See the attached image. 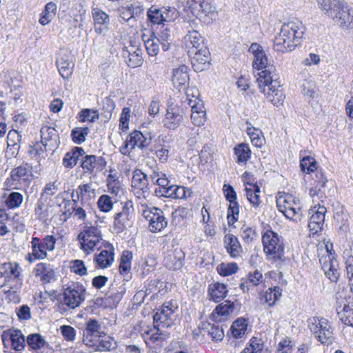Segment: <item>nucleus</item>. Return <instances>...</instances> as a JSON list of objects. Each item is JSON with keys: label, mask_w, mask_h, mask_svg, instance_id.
<instances>
[{"label": "nucleus", "mask_w": 353, "mask_h": 353, "mask_svg": "<svg viewBox=\"0 0 353 353\" xmlns=\"http://www.w3.org/2000/svg\"><path fill=\"white\" fill-rule=\"evenodd\" d=\"M305 28L300 21H291L281 26L274 40V48L277 52H290L301 43Z\"/></svg>", "instance_id": "f257e3e1"}, {"label": "nucleus", "mask_w": 353, "mask_h": 353, "mask_svg": "<svg viewBox=\"0 0 353 353\" xmlns=\"http://www.w3.org/2000/svg\"><path fill=\"white\" fill-rule=\"evenodd\" d=\"M249 52L254 56L253 68L260 71L257 74L256 81L261 84L262 82L266 81L263 79H266L268 77L272 78L276 74V68L269 63L263 47L259 43H253L249 48Z\"/></svg>", "instance_id": "f03ea898"}, {"label": "nucleus", "mask_w": 353, "mask_h": 353, "mask_svg": "<svg viewBox=\"0 0 353 353\" xmlns=\"http://www.w3.org/2000/svg\"><path fill=\"white\" fill-rule=\"evenodd\" d=\"M150 124V122L142 124L143 132L134 130L128 134L123 146L120 148L121 154L128 155L136 148L143 150L150 145L154 133L149 130H145V128L148 129V125Z\"/></svg>", "instance_id": "7ed1b4c3"}, {"label": "nucleus", "mask_w": 353, "mask_h": 353, "mask_svg": "<svg viewBox=\"0 0 353 353\" xmlns=\"http://www.w3.org/2000/svg\"><path fill=\"white\" fill-rule=\"evenodd\" d=\"M85 288L79 283L72 282L65 285L60 294L61 305L66 306L69 310H74L85 300Z\"/></svg>", "instance_id": "20e7f679"}, {"label": "nucleus", "mask_w": 353, "mask_h": 353, "mask_svg": "<svg viewBox=\"0 0 353 353\" xmlns=\"http://www.w3.org/2000/svg\"><path fill=\"white\" fill-rule=\"evenodd\" d=\"M276 206L279 212L290 220L300 221L302 217V205L299 198L290 194L279 196L276 199Z\"/></svg>", "instance_id": "39448f33"}, {"label": "nucleus", "mask_w": 353, "mask_h": 353, "mask_svg": "<svg viewBox=\"0 0 353 353\" xmlns=\"http://www.w3.org/2000/svg\"><path fill=\"white\" fill-rule=\"evenodd\" d=\"M278 79V74L276 73L272 78L269 79L268 77L265 82L261 83L262 85H261L260 82H257L258 87L261 92L264 93L268 101L276 106L282 105L285 98V95L280 86ZM264 80H265V79Z\"/></svg>", "instance_id": "423d86ee"}, {"label": "nucleus", "mask_w": 353, "mask_h": 353, "mask_svg": "<svg viewBox=\"0 0 353 353\" xmlns=\"http://www.w3.org/2000/svg\"><path fill=\"white\" fill-rule=\"evenodd\" d=\"M263 251L268 259H281L284 254L281 238L272 230H268L262 236Z\"/></svg>", "instance_id": "0eeeda50"}, {"label": "nucleus", "mask_w": 353, "mask_h": 353, "mask_svg": "<svg viewBox=\"0 0 353 353\" xmlns=\"http://www.w3.org/2000/svg\"><path fill=\"white\" fill-rule=\"evenodd\" d=\"M12 185L15 189L26 188L34 178L33 167L29 163H22L10 172Z\"/></svg>", "instance_id": "6e6552de"}, {"label": "nucleus", "mask_w": 353, "mask_h": 353, "mask_svg": "<svg viewBox=\"0 0 353 353\" xmlns=\"http://www.w3.org/2000/svg\"><path fill=\"white\" fill-rule=\"evenodd\" d=\"M77 239L80 242L81 249L86 254H90L94 251V248L102 240V235L98 228L86 226L79 234Z\"/></svg>", "instance_id": "1a4fd4ad"}, {"label": "nucleus", "mask_w": 353, "mask_h": 353, "mask_svg": "<svg viewBox=\"0 0 353 353\" xmlns=\"http://www.w3.org/2000/svg\"><path fill=\"white\" fill-rule=\"evenodd\" d=\"M308 327L322 344L328 345L332 339V328L327 320L313 317L310 319Z\"/></svg>", "instance_id": "9d476101"}, {"label": "nucleus", "mask_w": 353, "mask_h": 353, "mask_svg": "<svg viewBox=\"0 0 353 353\" xmlns=\"http://www.w3.org/2000/svg\"><path fill=\"white\" fill-rule=\"evenodd\" d=\"M142 216L149 222V230L152 233L161 231L168 225L164 212L159 208H148L142 211Z\"/></svg>", "instance_id": "9b49d317"}, {"label": "nucleus", "mask_w": 353, "mask_h": 353, "mask_svg": "<svg viewBox=\"0 0 353 353\" xmlns=\"http://www.w3.org/2000/svg\"><path fill=\"white\" fill-rule=\"evenodd\" d=\"M30 243L32 255L39 260H42L48 256L47 251L54 250L56 239L52 235H47L43 239L32 237Z\"/></svg>", "instance_id": "f8f14e48"}, {"label": "nucleus", "mask_w": 353, "mask_h": 353, "mask_svg": "<svg viewBox=\"0 0 353 353\" xmlns=\"http://www.w3.org/2000/svg\"><path fill=\"white\" fill-rule=\"evenodd\" d=\"M321 252H325V254L319 256L322 269L330 281L336 282L340 276L338 263L334 259L327 244L325 245V250H321Z\"/></svg>", "instance_id": "ddd939ff"}, {"label": "nucleus", "mask_w": 353, "mask_h": 353, "mask_svg": "<svg viewBox=\"0 0 353 353\" xmlns=\"http://www.w3.org/2000/svg\"><path fill=\"white\" fill-rule=\"evenodd\" d=\"M222 190L226 201L229 203L227 215L228 224L233 225L239 219V204L236 201V192L229 184H224Z\"/></svg>", "instance_id": "4468645a"}, {"label": "nucleus", "mask_w": 353, "mask_h": 353, "mask_svg": "<svg viewBox=\"0 0 353 353\" xmlns=\"http://www.w3.org/2000/svg\"><path fill=\"white\" fill-rule=\"evenodd\" d=\"M178 306L175 302L164 303L154 315V323H161L163 327H170L174 323L173 314L177 310Z\"/></svg>", "instance_id": "2eb2a0df"}, {"label": "nucleus", "mask_w": 353, "mask_h": 353, "mask_svg": "<svg viewBox=\"0 0 353 353\" xmlns=\"http://www.w3.org/2000/svg\"><path fill=\"white\" fill-rule=\"evenodd\" d=\"M330 17L335 24L343 29L353 28V10L345 7L343 1L334 9Z\"/></svg>", "instance_id": "dca6fc26"}, {"label": "nucleus", "mask_w": 353, "mask_h": 353, "mask_svg": "<svg viewBox=\"0 0 353 353\" xmlns=\"http://www.w3.org/2000/svg\"><path fill=\"white\" fill-rule=\"evenodd\" d=\"M1 339L5 347L10 346L16 351H21L26 345L25 336L21 330L9 329L3 331Z\"/></svg>", "instance_id": "f3484780"}, {"label": "nucleus", "mask_w": 353, "mask_h": 353, "mask_svg": "<svg viewBox=\"0 0 353 353\" xmlns=\"http://www.w3.org/2000/svg\"><path fill=\"white\" fill-rule=\"evenodd\" d=\"M183 121V109L177 106L168 108L165 117L163 119V126L170 130H176Z\"/></svg>", "instance_id": "a211bd4d"}, {"label": "nucleus", "mask_w": 353, "mask_h": 353, "mask_svg": "<svg viewBox=\"0 0 353 353\" xmlns=\"http://www.w3.org/2000/svg\"><path fill=\"white\" fill-rule=\"evenodd\" d=\"M188 55L191 59L192 68L196 72L205 70L210 59V53L206 46L194 51L190 50Z\"/></svg>", "instance_id": "6ab92c4d"}, {"label": "nucleus", "mask_w": 353, "mask_h": 353, "mask_svg": "<svg viewBox=\"0 0 353 353\" xmlns=\"http://www.w3.org/2000/svg\"><path fill=\"white\" fill-rule=\"evenodd\" d=\"M92 17L95 32L99 35H105L109 30L110 23L109 15L100 8H93Z\"/></svg>", "instance_id": "aec40b11"}, {"label": "nucleus", "mask_w": 353, "mask_h": 353, "mask_svg": "<svg viewBox=\"0 0 353 353\" xmlns=\"http://www.w3.org/2000/svg\"><path fill=\"white\" fill-rule=\"evenodd\" d=\"M81 168L85 173L92 174L102 171L106 166V161L102 157L85 155L81 160Z\"/></svg>", "instance_id": "412c9836"}, {"label": "nucleus", "mask_w": 353, "mask_h": 353, "mask_svg": "<svg viewBox=\"0 0 353 353\" xmlns=\"http://www.w3.org/2000/svg\"><path fill=\"white\" fill-rule=\"evenodd\" d=\"M23 284V276H19V278L5 279L0 287L8 288L4 290V293L8 295L10 300L16 302L19 299V293L22 288Z\"/></svg>", "instance_id": "4be33fe9"}, {"label": "nucleus", "mask_w": 353, "mask_h": 353, "mask_svg": "<svg viewBox=\"0 0 353 353\" xmlns=\"http://www.w3.org/2000/svg\"><path fill=\"white\" fill-rule=\"evenodd\" d=\"M143 10V7L140 3L133 2L121 7L118 10V12L120 19L125 22H130L142 15Z\"/></svg>", "instance_id": "5701e85b"}, {"label": "nucleus", "mask_w": 353, "mask_h": 353, "mask_svg": "<svg viewBox=\"0 0 353 353\" xmlns=\"http://www.w3.org/2000/svg\"><path fill=\"white\" fill-rule=\"evenodd\" d=\"M132 210L127 203L123 205L121 210L116 213L114 216V228L117 232H122L127 226L130 225L132 219Z\"/></svg>", "instance_id": "b1692460"}, {"label": "nucleus", "mask_w": 353, "mask_h": 353, "mask_svg": "<svg viewBox=\"0 0 353 353\" xmlns=\"http://www.w3.org/2000/svg\"><path fill=\"white\" fill-rule=\"evenodd\" d=\"M224 248L231 258L235 259L241 257L243 248L236 236L226 234L224 237Z\"/></svg>", "instance_id": "393cba45"}, {"label": "nucleus", "mask_w": 353, "mask_h": 353, "mask_svg": "<svg viewBox=\"0 0 353 353\" xmlns=\"http://www.w3.org/2000/svg\"><path fill=\"white\" fill-rule=\"evenodd\" d=\"M189 79L188 68L186 65H181L172 70V81L174 86L179 90L185 88Z\"/></svg>", "instance_id": "a878e982"}, {"label": "nucleus", "mask_w": 353, "mask_h": 353, "mask_svg": "<svg viewBox=\"0 0 353 353\" xmlns=\"http://www.w3.org/2000/svg\"><path fill=\"white\" fill-rule=\"evenodd\" d=\"M183 43L188 53L206 46L203 37L199 31H190L183 38Z\"/></svg>", "instance_id": "bb28decb"}, {"label": "nucleus", "mask_w": 353, "mask_h": 353, "mask_svg": "<svg viewBox=\"0 0 353 353\" xmlns=\"http://www.w3.org/2000/svg\"><path fill=\"white\" fill-rule=\"evenodd\" d=\"M221 321V303H219L214 311L209 317V325L210 328L208 330L214 341H221V334H219V322Z\"/></svg>", "instance_id": "cd10ccee"}, {"label": "nucleus", "mask_w": 353, "mask_h": 353, "mask_svg": "<svg viewBox=\"0 0 353 353\" xmlns=\"http://www.w3.org/2000/svg\"><path fill=\"white\" fill-rule=\"evenodd\" d=\"M23 270L17 262H6L0 265V278H19L23 276Z\"/></svg>", "instance_id": "c85d7f7f"}, {"label": "nucleus", "mask_w": 353, "mask_h": 353, "mask_svg": "<svg viewBox=\"0 0 353 353\" xmlns=\"http://www.w3.org/2000/svg\"><path fill=\"white\" fill-rule=\"evenodd\" d=\"M106 250H101L99 254L94 257V262L101 268H106L112 265L114 262V248L110 244L107 243L105 245Z\"/></svg>", "instance_id": "c756f323"}, {"label": "nucleus", "mask_w": 353, "mask_h": 353, "mask_svg": "<svg viewBox=\"0 0 353 353\" xmlns=\"http://www.w3.org/2000/svg\"><path fill=\"white\" fill-rule=\"evenodd\" d=\"M300 88L302 93L310 98H312L316 92V85L307 71H303L299 74Z\"/></svg>", "instance_id": "7c9ffc66"}, {"label": "nucleus", "mask_w": 353, "mask_h": 353, "mask_svg": "<svg viewBox=\"0 0 353 353\" xmlns=\"http://www.w3.org/2000/svg\"><path fill=\"white\" fill-rule=\"evenodd\" d=\"M101 325L95 319H90L86 323V327L83 332V342L88 346H94L92 343L93 339L92 337H99V331L101 330Z\"/></svg>", "instance_id": "2f4dec72"}, {"label": "nucleus", "mask_w": 353, "mask_h": 353, "mask_svg": "<svg viewBox=\"0 0 353 353\" xmlns=\"http://www.w3.org/2000/svg\"><path fill=\"white\" fill-rule=\"evenodd\" d=\"M41 143L45 145H48L50 150H52L57 146V139L59 135L54 128L43 126L41 130Z\"/></svg>", "instance_id": "473e14b6"}, {"label": "nucleus", "mask_w": 353, "mask_h": 353, "mask_svg": "<svg viewBox=\"0 0 353 353\" xmlns=\"http://www.w3.org/2000/svg\"><path fill=\"white\" fill-rule=\"evenodd\" d=\"M34 272L35 276L39 277L43 283H50L54 277V273L50 265L45 263L37 264Z\"/></svg>", "instance_id": "72a5a7b5"}, {"label": "nucleus", "mask_w": 353, "mask_h": 353, "mask_svg": "<svg viewBox=\"0 0 353 353\" xmlns=\"http://www.w3.org/2000/svg\"><path fill=\"white\" fill-rule=\"evenodd\" d=\"M57 66L61 76L67 79L72 74L74 63L68 59V55L59 56L57 59Z\"/></svg>", "instance_id": "f704fd0d"}, {"label": "nucleus", "mask_w": 353, "mask_h": 353, "mask_svg": "<svg viewBox=\"0 0 353 353\" xmlns=\"http://www.w3.org/2000/svg\"><path fill=\"white\" fill-rule=\"evenodd\" d=\"M194 103L192 109L191 120L192 123L196 126H201L205 122V110L203 101H198Z\"/></svg>", "instance_id": "c9c22d12"}, {"label": "nucleus", "mask_w": 353, "mask_h": 353, "mask_svg": "<svg viewBox=\"0 0 353 353\" xmlns=\"http://www.w3.org/2000/svg\"><path fill=\"white\" fill-rule=\"evenodd\" d=\"M281 289L279 287L269 288L265 292L260 295V300L262 303H267L269 306H273L275 302L281 296Z\"/></svg>", "instance_id": "e433bc0d"}, {"label": "nucleus", "mask_w": 353, "mask_h": 353, "mask_svg": "<svg viewBox=\"0 0 353 353\" xmlns=\"http://www.w3.org/2000/svg\"><path fill=\"white\" fill-rule=\"evenodd\" d=\"M172 32L170 28L168 26H162L160 31L154 37L157 39V41L160 42L162 49L164 51H167L170 48V45L172 41Z\"/></svg>", "instance_id": "4c0bfd02"}, {"label": "nucleus", "mask_w": 353, "mask_h": 353, "mask_svg": "<svg viewBox=\"0 0 353 353\" xmlns=\"http://www.w3.org/2000/svg\"><path fill=\"white\" fill-rule=\"evenodd\" d=\"M165 265L171 270H179L183 266L180 252L173 251L164 259Z\"/></svg>", "instance_id": "58836bf2"}, {"label": "nucleus", "mask_w": 353, "mask_h": 353, "mask_svg": "<svg viewBox=\"0 0 353 353\" xmlns=\"http://www.w3.org/2000/svg\"><path fill=\"white\" fill-rule=\"evenodd\" d=\"M57 5L53 2L48 3L41 13L39 23L43 25L48 24L56 15Z\"/></svg>", "instance_id": "ea45409f"}, {"label": "nucleus", "mask_w": 353, "mask_h": 353, "mask_svg": "<svg viewBox=\"0 0 353 353\" xmlns=\"http://www.w3.org/2000/svg\"><path fill=\"white\" fill-rule=\"evenodd\" d=\"M132 183L133 187L140 190L147 188L148 185V174L143 172L141 170H135L133 172Z\"/></svg>", "instance_id": "a19ab883"}, {"label": "nucleus", "mask_w": 353, "mask_h": 353, "mask_svg": "<svg viewBox=\"0 0 353 353\" xmlns=\"http://www.w3.org/2000/svg\"><path fill=\"white\" fill-rule=\"evenodd\" d=\"M247 327L248 324L245 320L242 318H239L234 321L231 325V334L235 339H240L245 334Z\"/></svg>", "instance_id": "79ce46f5"}, {"label": "nucleus", "mask_w": 353, "mask_h": 353, "mask_svg": "<svg viewBox=\"0 0 353 353\" xmlns=\"http://www.w3.org/2000/svg\"><path fill=\"white\" fill-rule=\"evenodd\" d=\"M97 344V350L101 352L115 350L117 347V341L110 336H104L102 339H99Z\"/></svg>", "instance_id": "37998d69"}, {"label": "nucleus", "mask_w": 353, "mask_h": 353, "mask_svg": "<svg viewBox=\"0 0 353 353\" xmlns=\"http://www.w3.org/2000/svg\"><path fill=\"white\" fill-rule=\"evenodd\" d=\"M245 195L249 202L254 207L257 208L260 203V188L258 185H253L251 188L245 186Z\"/></svg>", "instance_id": "c03bdc74"}, {"label": "nucleus", "mask_w": 353, "mask_h": 353, "mask_svg": "<svg viewBox=\"0 0 353 353\" xmlns=\"http://www.w3.org/2000/svg\"><path fill=\"white\" fill-rule=\"evenodd\" d=\"M34 216L41 221H45L48 216V207L45 204L43 199L39 198L34 207Z\"/></svg>", "instance_id": "a18cd8bd"}, {"label": "nucleus", "mask_w": 353, "mask_h": 353, "mask_svg": "<svg viewBox=\"0 0 353 353\" xmlns=\"http://www.w3.org/2000/svg\"><path fill=\"white\" fill-rule=\"evenodd\" d=\"M247 133L249 135L252 145L257 148H261L264 144V138L262 132L253 127L247 128Z\"/></svg>", "instance_id": "49530a36"}, {"label": "nucleus", "mask_w": 353, "mask_h": 353, "mask_svg": "<svg viewBox=\"0 0 353 353\" xmlns=\"http://www.w3.org/2000/svg\"><path fill=\"white\" fill-rule=\"evenodd\" d=\"M342 2L341 0H317L319 7L322 10L325 11L328 17L333 13L335 8L341 5Z\"/></svg>", "instance_id": "de8ad7c7"}, {"label": "nucleus", "mask_w": 353, "mask_h": 353, "mask_svg": "<svg viewBox=\"0 0 353 353\" xmlns=\"http://www.w3.org/2000/svg\"><path fill=\"white\" fill-rule=\"evenodd\" d=\"M74 214V216L77 219L81 221H84L86 217V212L84 209L81 207L77 205L72 206L69 208L68 210L63 211L61 216H63L64 220H67L69 219L71 215Z\"/></svg>", "instance_id": "09e8293b"}, {"label": "nucleus", "mask_w": 353, "mask_h": 353, "mask_svg": "<svg viewBox=\"0 0 353 353\" xmlns=\"http://www.w3.org/2000/svg\"><path fill=\"white\" fill-rule=\"evenodd\" d=\"M326 212L327 209L325 206L320 205L318 206H314L309 212V214H310V221L324 223Z\"/></svg>", "instance_id": "8fccbe9b"}, {"label": "nucleus", "mask_w": 353, "mask_h": 353, "mask_svg": "<svg viewBox=\"0 0 353 353\" xmlns=\"http://www.w3.org/2000/svg\"><path fill=\"white\" fill-rule=\"evenodd\" d=\"M235 154L239 163H246L250 157L251 151L246 143H241L234 148Z\"/></svg>", "instance_id": "3c124183"}, {"label": "nucleus", "mask_w": 353, "mask_h": 353, "mask_svg": "<svg viewBox=\"0 0 353 353\" xmlns=\"http://www.w3.org/2000/svg\"><path fill=\"white\" fill-rule=\"evenodd\" d=\"M226 291L222 293V316L235 315L237 313L238 308L232 301L224 300L226 295Z\"/></svg>", "instance_id": "603ef678"}, {"label": "nucleus", "mask_w": 353, "mask_h": 353, "mask_svg": "<svg viewBox=\"0 0 353 353\" xmlns=\"http://www.w3.org/2000/svg\"><path fill=\"white\" fill-rule=\"evenodd\" d=\"M115 108V104L112 99L109 97H105L102 101V112L101 113L102 117L104 118L105 121H109L112 112Z\"/></svg>", "instance_id": "864d4df0"}, {"label": "nucleus", "mask_w": 353, "mask_h": 353, "mask_svg": "<svg viewBox=\"0 0 353 353\" xmlns=\"http://www.w3.org/2000/svg\"><path fill=\"white\" fill-rule=\"evenodd\" d=\"M26 342L32 350H40L44 347L46 341L39 334H30L28 336Z\"/></svg>", "instance_id": "5fc2aeb1"}, {"label": "nucleus", "mask_w": 353, "mask_h": 353, "mask_svg": "<svg viewBox=\"0 0 353 353\" xmlns=\"http://www.w3.org/2000/svg\"><path fill=\"white\" fill-rule=\"evenodd\" d=\"M300 167L303 172L310 174L317 170V163L313 157H305L301 160Z\"/></svg>", "instance_id": "6e6d98bb"}, {"label": "nucleus", "mask_w": 353, "mask_h": 353, "mask_svg": "<svg viewBox=\"0 0 353 353\" xmlns=\"http://www.w3.org/2000/svg\"><path fill=\"white\" fill-rule=\"evenodd\" d=\"M163 328L164 327H161V323H155L154 328L150 330L148 334H150V339L154 340V341H157L160 339L165 340L169 336V333L166 331H164L163 330Z\"/></svg>", "instance_id": "4d7b16f0"}, {"label": "nucleus", "mask_w": 353, "mask_h": 353, "mask_svg": "<svg viewBox=\"0 0 353 353\" xmlns=\"http://www.w3.org/2000/svg\"><path fill=\"white\" fill-rule=\"evenodd\" d=\"M88 133V128H75L71 132V138L76 144H81L85 141Z\"/></svg>", "instance_id": "13d9d810"}, {"label": "nucleus", "mask_w": 353, "mask_h": 353, "mask_svg": "<svg viewBox=\"0 0 353 353\" xmlns=\"http://www.w3.org/2000/svg\"><path fill=\"white\" fill-rule=\"evenodd\" d=\"M146 50L150 56H156L159 52L160 42L154 37V34H152L150 38L143 40Z\"/></svg>", "instance_id": "bf43d9fd"}, {"label": "nucleus", "mask_w": 353, "mask_h": 353, "mask_svg": "<svg viewBox=\"0 0 353 353\" xmlns=\"http://www.w3.org/2000/svg\"><path fill=\"white\" fill-rule=\"evenodd\" d=\"M23 200V196L21 193L12 192L8 195L6 203L9 208H15L21 205Z\"/></svg>", "instance_id": "052dcab7"}, {"label": "nucleus", "mask_w": 353, "mask_h": 353, "mask_svg": "<svg viewBox=\"0 0 353 353\" xmlns=\"http://www.w3.org/2000/svg\"><path fill=\"white\" fill-rule=\"evenodd\" d=\"M141 50L137 48L133 52H129L127 63L128 66L131 68H136L140 66L142 64L143 59L141 56Z\"/></svg>", "instance_id": "680f3d73"}, {"label": "nucleus", "mask_w": 353, "mask_h": 353, "mask_svg": "<svg viewBox=\"0 0 353 353\" xmlns=\"http://www.w3.org/2000/svg\"><path fill=\"white\" fill-rule=\"evenodd\" d=\"M199 91L195 87H189L185 92V101L190 108L193 107L194 103L198 101H202L199 98Z\"/></svg>", "instance_id": "e2e57ef3"}, {"label": "nucleus", "mask_w": 353, "mask_h": 353, "mask_svg": "<svg viewBox=\"0 0 353 353\" xmlns=\"http://www.w3.org/2000/svg\"><path fill=\"white\" fill-rule=\"evenodd\" d=\"M99 209L103 212H110L113 208L112 198L108 194L101 195L97 201Z\"/></svg>", "instance_id": "0e129e2a"}, {"label": "nucleus", "mask_w": 353, "mask_h": 353, "mask_svg": "<svg viewBox=\"0 0 353 353\" xmlns=\"http://www.w3.org/2000/svg\"><path fill=\"white\" fill-rule=\"evenodd\" d=\"M209 299L219 303L221 301V283L216 282L209 285L208 289Z\"/></svg>", "instance_id": "69168bd1"}, {"label": "nucleus", "mask_w": 353, "mask_h": 353, "mask_svg": "<svg viewBox=\"0 0 353 353\" xmlns=\"http://www.w3.org/2000/svg\"><path fill=\"white\" fill-rule=\"evenodd\" d=\"M248 348L252 353H261L264 348V341L261 337L253 336L250 340Z\"/></svg>", "instance_id": "338daca9"}, {"label": "nucleus", "mask_w": 353, "mask_h": 353, "mask_svg": "<svg viewBox=\"0 0 353 353\" xmlns=\"http://www.w3.org/2000/svg\"><path fill=\"white\" fill-rule=\"evenodd\" d=\"M341 315V319L345 324L353 326V310L349 306H344L343 310L338 312Z\"/></svg>", "instance_id": "774afa93"}]
</instances>
